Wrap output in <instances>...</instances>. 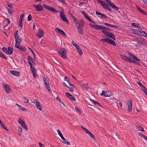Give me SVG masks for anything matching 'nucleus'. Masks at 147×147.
<instances>
[{"instance_id": "1", "label": "nucleus", "mask_w": 147, "mask_h": 147, "mask_svg": "<svg viewBox=\"0 0 147 147\" xmlns=\"http://www.w3.org/2000/svg\"><path fill=\"white\" fill-rule=\"evenodd\" d=\"M127 53L128 55L132 59L126 55H121V56L123 60L129 63H134L139 65H140V64L137 62H140V61L139 59L129 52H127Z\"/></svg>"}, {"instance_id": "2", "label": "nucleus", "mask_w": 147, "mask_h": 147, "mask_svg": "<svg viewBox=\"0 0 147 147\" xmlns=\"http://www.w3.org/2000/svg\"><path fill=\"white\" fill-rule=\"evenodd\" d=\"M57 51L58 53L61 57L64 59H67V58L66 54V51L65 49L64 48L60 47V50L59 51L57 50Z\"/></svg>"}, {"instance_id": "3", "label": "nucleus", "mask_w": 147, "mask_h": 147, "mask_svg": "<svg viewBox=\"0 0 147 147\" xmlns=\"http://www.w3.org/2000/svg\"><path fill=\"white\" fill-rule=\"evenodd\" d=\"M97 1L100 4L104 9L110 11H113L112 9L109 7L107 4H106L105 2L100 0H97Z\"/></svg>"}, {"instance_id": "4", "label": "nucleus", "mask_w": 147, "mask_h": 147, "mask_svg": "<svg viewBox=\"0 0 147 147\" xmlns=\"http://www.w3.org/2000/svg\"><path fill=\"white\" fill-rule=\"evenodd\" d=\"M72 17L74 18V22L76 24V27H78L79 25H80L82 27H83L84 26V23L82 20H80V22H79L76 19V18L74 16H72Z\"/></svg>"}, {"instance_id": "5", "label": "nucleus", "mask_w": 147, "mask_h": 147, "mask_svg": "<svg viewBox=\"0 0 147 147\" xmlns=\"http://www.w3.org/2000/svg\"><path fill=\"white\" fill-rule=\"evenodd\" d=\"M100 41L102 42H104L109 43V44L113 45L114 46L117 47L116 46V44L115 42L111 39L108 38H102L101 39Z\"/></svg>"}, {"instance_id": "6", "label": "nucleus", "mask_w": 147, "mask_h": 147, "mask_svg": "<svg viewBox=\"0 0 147 147\" xmlns=\"http://www.w3.org/2000/svg\"><path fill=\"white\" fill-rule=\"evenodd\" d=\"M102 32L105 35L109 36L110 38H112L114 40H115V36L113 34L109 32L105 31L104 30L102 31Z\"/></svg>"}, {"instance_id": "7", "label": "nucleus", "mask_w": 147, "mask_h": 147, "mask_svg": "<svg viewBox=\"0 0 147 147\" xmlns=\"http://www.w3.org/2000/svg\"><path fill=\"white\" fill-rule=\"evenodd\" d=\"M43 6L46 9L49 10L53 13H57L58 12V11L54 8L47 6L45 4H43Z\"/></svg>"}, {"instance_id": "8", "label": "nucleus", "mask_w": 147, "mask_h": 147, "mask_svg": "<svg viewBox=\"0 0 147 147\" xmlns=\"http://www.w3.org/2000/svg\"><path fill=\"white\" fill-rule=\"evenodd\" d=\"M18 122L22 126V127L26 130H28V128L24 121L21 118H19L18 120Z\"/></svg>"}, {"instance_id": "9", "label": "nucleus", "mask_w": 147, "mask_h": 147, "mask_svg": "<svg viewBox=\"0 0 147 147\" xmlns=\"http://www.w3.org/2000/svg\"><path fill=\"white\" fill-rule=\"evenodd\" d=\"M14 37L16 41V44L15 45L18 44L20 45L22 40V38L20 37L19 35L18 36H15Z\"/></svg>"}, {"instance_id": "10", "label": "nucleus", "mask_w": 147, "mask_h": 147, "mask_svg": "<svg viewBox=\"0 0 147 147\" xmlns=\"http://www.w3.org/2000/svg\"><path fill=\"white\" fill-rule=\"evenodd\" d=\"M60 16L61 19L63 21L68 23V19L65 17L66 16L64 12H60Z\"/></svg>"}, {"instance_id": "11", "label": "nucleus", "mask_w": 147, "mask_h": 147, "mask_svg": "<svg viewBox=\"0 0 147 147\" xmlns=\"http://www.w3.org/2000/svg\"><path fill=\"white\" fill-rule=\"evenodd\" d=\"M43 79L44 81V83L45 84L47 88L48 91L50 92L51 89L50 87L49 83V82L45 77L43 78Z\"/></svg>"}, {"instance_id": "12", "label": "nucleus", "mask_w": 147, "mask_h": 147, "mask_svg": "<svg viewBox=\"0 0 147 147\" xmlns=\"http://www.w3.org/2000/svg\"><path fill=\"white\" fill-rule=\"evenodd\" d=\"M72 43L73 45L76 47L79 54L80 55H81L82 54V51L78 45L77 44L75 43L73 41H72Z\"/></svg>"}, {"instance_id": "13", "label": "nucleus", "mask_w": 147, "mask_h": 147, "mask_svg": "<svg viewBox=\"0 0 147 147\" xmlns=\"http://www.w3.org/2000/svg\"><path fill=\"white\" fill-rule=\"evenodd\" d=\"M55 30L57 33H59L63 36H66V34L64 31L60 29V28H55Z\"/></svg>"}, {"instance_id": "14", "label": "nucleus", "mask_w": 147, "mask_h": 147, "mask_svg": "<svg viewBox=\"0 0 147 147\" xmlns=\"http://www.w3.org/2000/svg\"><path fill=\"white\" fill-rule=\"evenodd\" d=\"M3 86L5 91L7 93H9L11 92V89L9 87V85L3 84Z\"/></svg>"}, {"instance_id": "15", "label": "nucleus", "mask_w": 147, "mask_h": 147, "mask_svg": "<svg viewBox=\"0 0 147 147\" xmlns=\"http://www.w3.org/2000/svg\"><path fill=\"white\" fill-rule=\"evenodd\" d=\"M32 6L35 7L36 11H41L43 9V7L41 4H38L36 5H33Z\"/></svg>"}, {"instance_id": "16", "label": "nucleus", "mask_w": 147, "mask_h": 147, "mask_svg": "<svg viewBox=\"0 0 147 147\" xmlns=\"http://www.w3.org/2000/svg\"><path fill=\"white\" fill-rule=\"evenodd\" d=\"M36 35L39 38H40L43 36L44 35V34L41 30L39 29L38 30Z\"/></svg>"}, {"instance_id": "17", "label": "nucleus", "mask_w": 147, "mask_h": 147, "mask_svg": "<svg viewBox=\"0 0 147 147\" xmlns=\"http://www.w3.org/2000/svg\"><path fill=\"white\" fill-rule=\"evenodd\" d=\"M10 73L12 75L16 76H19L20 74V72L15 70H11L10 71Z\"/></svg>"}, {"instance_id": "18", "label": "nucleus", "mask_w": 147, "mask_h": 147, "mask_svg": "<svg viewBox=\"0 0 147 147\" xmlns=\"http://www.w3.org/2000/svg\"><path fill=\"white\" fill-rule=\"evenodd\" d=\"M65 96H66L68 97L69 99H70L72 101H75L76 100L74 97L70 93L66 92L65 93Z\"/></svg>"}, {"instance_id": "19", "label": "nucleus", "mask_w": 147, "mask_h": 147, "mask_svg": "<svg viewBox=\"0 0 147 147\" xmlns=\"http://www.w3.org/2000/svg\"><path fill=\"white\" fill-rule=\"evenodd\" d=\"M129 103L128 104L127 111L128 112H130L131 111L132 108V102L131 100H129Z\"/></svg>"}, {"instance_id": "20", "label": "nucleus", "mask_w": 147, "mask_h": 147, "mask_svg": "<svg viewBox=\"0 0 147 147\" xmlns=\"http://www.w3.org/2000/svg\"><path fill=\"white\" fill-rule=\"evenodd\" d=\"M13 48L11 47H8V49H7L6 54L9 55H11L13 53Z\"/></svg>"}, {"instance_id": "21", "label": "nucleus", "mask_w": 147, "mask_h": 147, "mask_svg": "<svg viewBox=\"0 0 147 147\" xmlns=\"http://www.w3.org/2000/svg\"><path fill=\"white\" fill-rule=\"evenodd\" d=\"M96 13L98 15L101 16V18H102L106 19L107 18V16L105 15V14L103 13H102L98 11H96Z\"/></svg>"}, {"instance_id": "22", "label": "nucleus", "mask_w": 147, "mask_h": 147, "mask_svg": "<svg viewBox=\"0 0 147 147\" xmlns=\"http://www.w3.org/2000/svg\"><path fill=\"white\" fill-rule=\"evenodd\" d=\"M27 58L28 63L29 65H30V64H31V65L32 64V63L34 62V60L33 58L32 57L29 56H28Z\"/></svg>"}, {"instance_id": "23", "label": "nucleus", "mask_w": 147, "mask_h": 147, "mask_svg": "<svg viewBox=\"0 0 147 147\" xmlns=\"http://www.w3.org/2000/svg\"><path fill=\"white\" fill-rule=\"evenodd\" d=\"M15 47L16 48H17L18 49L24 51H25L26 50V48L25 47H21L19 45H15Z\"/></svg>"}, {"instance_id": "24", "label": "nucleus", "mask_w": 147, "mask_h": 147, "mask_svg": "<svg viewBox=\"0 0 147 147\" xmlns=\"http://www.w3.org/2000/svg\"><path fill=\"white\" fill-rule=\"evenodd\" d=\"M146 32L141 29H138V33H137V35L140 36H144V34H145Z\"/></svg>"}, {"instance_id": "25", "label": "nucleus", "mask_w": 147, "mask_h": 147, "mask_svg": "<svg viewBox=\"0 0 147 147\" xmlns=\"http://www.w3.org/2000/svg\"><path fill=\"white\" fill-rule=\"evenodd\" d=\"M136 7L137 10L140 13L144 14L147 15L146 13L139 6H136Z\"/></svg>"}, {"instance_id": "26", "label": "nucleus", "mask_w": 147, "mask_h": 147, "mask_svg": "<svg viewBox=\"0 0 147 147\" xmlns=\"http://www.w3.org/2000/svg\"><path fill=\"white\" fill-rule=\"evenodd\" d=\"M82 27L80 25H79L77 27V29L79 33L80 34H83V31L81 28Z\"/></svg>"}, {"instance_id": "27", "label": "nucleus", "mask_w": 147, "mask_h": 147, "mask_svg": "<svg viewBox=\"0 0 147 147\" xmlns=\"http://www.w3.org/2000/svg\"><path fill=\"white\" fill-rule=\"evenodd\" d=\"M110 6L111 7V8L113 9L118 11L119 9V7L116 6L113 3L110 5Z\"/></svg>"}, {"instance_id": "28", "label": "nucleus", "mask_w": 147, "mask_h": 147, "mask_svg": "<svg viewBox=\"0 0 147 147\" xmlns=\"http://www.w3.org/2000/svg\"><path fill=\"white\" fill-rule=\"evenodd\" d=\"M99 29H105L106 30L111 31V28L105 27L103 26L100 25Z\"/></svg>"}, {"instance_id": "29", "label": "nucleus", "mask_w": 147, "mask_h": 147, "mask_svg": "<svg viewBox=\"0 0 147 147\" xmlns=\"http://www.w3.org/2000/svg\"><path fill=\"white\" fill-rule=\"evenodd\" d=\"M90 25L92 27L94 28L95 29H99L100 25H93L91 24H90Z\"/></svg>"}, {"instance_id": "30", "label": "nucleus", "mask_w": 147, "mask_h": 147, "mask_svg": "<svg viewBox=\"0 0 147 147\" xmlns=\"http://www.w3.org/2000/svg\"><path fill=\"white\" fill-rule=\"evenodd\" d=\"M104 24L110 27L114 28H117L118 27V26H115V25L109 24L106 23H104Z\"/></svg>"}, {"instance_id": "31", "label": "nucleus", "mask_w": 147, "mask_h": 147, "mask_svg": "<svg viewBox=\"0 0 147 147\" xmlns=\"http://www.w3.org/2000/svg\"><path fill=\"white\" fill-rule=\"evenodd\" d=\"M0 124L2 127L4 128L5 130L7 131H8V130L7 128V127L5 125L4 123L2 122V121H1L0 122Z\"/></svg>"}, {"instance_id": "32", "label": "nucleus", "mask_w": 147, "mask_h": 147, "mask_svg": "<svg viewBox=\"0 0 147 147\" xmlns=\"http://www.w3.org/2000/svg\"><path fill=\"white\" fill-rule=\"evenodd\" d=\"M31 69V70L32 72H34V71H36V69H35V67L32 64H30V65Z\"/></svg>"}, {"instance_id": "33", "label": "nucleus", "mask_w": 147, "mask_h": 147, "mask_svg": "<svg viewBox=\"0 0 147 147\" xmlns=\"http://www.w3.org/2000/svg\"><path fill=\"white\" fill-rule=\"evenodd\" d=\"M38 104H37V105H36V107L40 111H41L42 110V107L40 105V103H38Z\"/></svg>"}, {"instance_id": "34", "label": "nucleus", "mask_w": 147, "mask_h": 147, "mask_svg": "<svg viewBox=\"0 0 147 147\" xmlns=\"http://www.w3.org/2000/svg\"><path fill=\"white\" fill-rule=\"evenodd\" d=\"M90 100L92 101L95 104L97 105L98 106L101 107V105H100L99 102L98 101H95L94 100H92L91 99H90Z\"/></svg>"}, {"instance_id": "35", "label": "nucleus", "mask_w": 147, "mask_h": 147, "mask_svg": "<svg viewBox=\"0 0 147 147\" xmlns=\"http://www.w3.org/2000/svg\"><path fill=\"white\" fill-rule=\"evenodd\" d=\"M100 95L101 96H103L105 97H107L109 96L106 94V91L103 90L102 93L100 94Z\"/></svg>"}, {"instance_id": "36", "label": "nucleus", "mask_w": 147, "mask_h": 147, "mask_svg": "<svg viewBox=\"0 0 147 147\" xmlns=\"http://www.w3.org/2000/svg\"><path fill=\"white\" fill-rule=\"evenodd\" d=\"M85 18L89 21L90 22H92L93 24H95V22L92 20L87 15V16L85 17Z\"/></svg>"}, {"instance_id": "37", "label": "nucleus", "mask_w": 147, "mask_h": 147, "mask_svg": "<svg viewBox=\"0 0 147 147\" xmlns=\"http://www.w3.org/2000/svg\"><path fill=\"white\" fill-rule=\"evenodd\" d=\"M18 133L19 134V135L20 136L21 135V134H22V128L20 127H18Z\"/></svg>"}, {"instance_id": "38", "label": "nucleus", "mask_w": 147, "mask_h": 147, "mask_svg": "<svg viewBox=\"0 0 147 147\" xmlns=\"http://www.w3.org/2000/svg\"><path fill=\"white\" fill-rule=\"evenodd\" d=\"M142 90L143 91L146 95H147V89L144 86H143L142 89Z\"/></svg>"}, {"instance_id": "39", "label": "nucleus", "mask_w": 147, "mask_h": 147, "mask_svg": "<svg viewBox=\"0 0 147 147\" xmlns=\"http://www.w3.org/2000/svg\"><path fill=\"white\" fill-rule=\"evenodd\" d=\"M0 57L6 60L7 59V58L5 56L2 52H0Z\"/></svg>"}, {"instance_id": "40", "label": "nucleus", "mask_w": 147, "mask_h": 147, "mask_svg": "<svg viewBox=\"0 0 147 147\" xmlns=\"http://www.w3.org/2000/svg\"><path fill=\"white\" fill-rule=\"evenodd\" d=\"M57 100L60 103H61V104L63 105L64 106H65V104L60 99L59 97L58 96H57L56 97Z\"/></svg>"}, {"instance_id": "41", "label": "nucleus", "mask_w": 147, "mask_h": 147, "mask_svg": "<svg viewBox=\"0 0 147 147\" xmlns=\"http://www.w3.org/2000/svg\"><path fill=\"white\" fill-rule=\"evenodd\" d=\"M106 94L109 96H107L108 97H109L112 95V94L111 93V91H109V90L106 91Z\"/></svg>"}, {"instance_id": "42", "label": "nucleus", "mask_w": 147, "mask_h": 147, "mask_svg": "<svg viewBox=\"0 0 147 147\" xmlns=\"http://www.w3.org/2000/svg\"><path fill=\"white\" fill-rule=\"evenodd\" d=\"M71 86V87H69V88H67L69 89L70 91L73 92L74 90L75 87L74 85V86Z\"/></svg>"}, {"instance_id": "43", "label": "nucleus", "mask_w": 147, "mask_h": 147, "mask_svg": "<svg viewBox=\"0 0 147 147\" xmlns=\"http://www.w3.org/2000/svg\"><path fill=\"white\" fill-rule=\"evenodd\" d=\"M18 25L21 29H22L23 28L22 21H19Z\"/></svg>"}, {"instance_id": "44", "label": "nucleus", "mask_w": 147, "mask_h": 147, "mask_svg": "<svg viewBox=\"0 0 147 147\" xmlns=\"http://www.w3.org/2000/svg\"><path fill=\"white\" fill-rule=\"evenodd\" d=\"M131 25L132 26L135 27L139 28V24H138L132 23H131Z\"/></svg>"}, {"instance_id": "45", "label": "nucleus", "mask_w": 147, "mask_h": 147, "mask_svg": "<svg viewBox=\"0 0 147 147\" xmlns=\"http://www.w3.org/2000/svg\"><path fill=\"white\" fill-rule=\"evenodd\" d=\"M24 103H27L29 101L28 99L26 97H25L23 98Z\"/></svg>"}, {"instance_id": "46", "label": "nucleus", "mask_w": 147, "mask_h": 147, "mask_svg": "<svg viewBox=\"0 0 147 147\" xmlns=\"http://www.w3.org/2000/svg\"><path fill=\"white\" fill-rule=\"evenodd\" d=\"M88 134V135L90 137H91L93 139H94V140L95 139V138L94 137V136L93 135V134H92V133L90 131Z\"/></svg>"}, {"instance_id": "47", "label": "nucleus", "mask_w": 147, "mask_h": 147, "mask_svg": "<svg viewBox=\"0 0 147 147\" xmlns=\"http://www.w3.org/2000/svg\"><path fill=\"white\" fill-rule=\"evenodd\" d=\"M33 102L34 103L35 105H37V104H38V103H39L40 102L39 101V100L38 99L37 100H34L33 102Z\"/></svg>"}, {"instance_id": "48", "label": "nucleus", "mask_w": 147, "mask_h": 147, "mask_svg": "<svg viewBox=\"0 0 147 147\" xmlns=\"http://www.w3.org/2000/svg\"><path fill=\"white\" fill-rule=\"evenodd\" d=\"M32 73L33 74L34 78H36L37 77V75L36 74V71H34V73L33 72H32Z\"/></svg>"}, {"instance_id": "49", "label": "nucleus", "mask_w": 147, "mask_h": 147, "mask_svg": "<svg viewBox=\"0 0 147 147\" xmlns=\"http://www.w3.org/2000/svg\"><path fill=\"white\" fill-rule=\"evenodd\" d=\"M83 86H84V87L87 89H91V88L89 87L88 85L87 84H84Z\"/></svg>"}, {"instance_id": "50", "label": "nucleus", "mask_w": 147, "mask_h": 147, "mask_svg": "<svg viewBox=\"0 0 147 147\" xmlns=\"http://www.w3.org/2000/svg\"><path fill=\"white\" fill-rule=\"evenodd\" d=\"M28 49L32 53V54L34 56V58L35 59L36 57V55L35 54L34 52L32 50L31 48H28Z\"/></svg>"}, {"instance_id": "51", "label": "nucleus", "mask_w": 147, "mask_h": 147, "mask_svg": "<svg viewBox=\"0 0 147 147\" xmlns=\"http://www.w3.org/2000/svg\"><path fill=\"white\" fill-rule=\"evenodd\" d=\"M6 22L7 23L5 26V27H7L10 23L9 20L8 18H6Z\"/></svg>"}, {"instance_id": "52", "label": "nucleus", "mask_w": 147, "mask_h": 147, "mask_svg": "<svg viewBox=\"0 0 147 147\" xmlns=\"http://www.w3.org/2000/svg\"><path fill=\"white\" fill-rule=\"evenodd\" d=\"M32 17L30 14H29L28 17V21H30L32 19Z\"/></svg>"}, {"instance_id": "53", "label": "nucleus", "mask_w": 147, "mask_h": 147, "mask_svg": "<svg viewBox=\"0 0 147 147\" xmlns=\"http://www.w3.org/2000/svg\"><path fill=\"white\" fill-rule=\"evenodd\" d=\"M75 109L76 111L79 113H81V111L80 110L78 109L77 107H75Z\"/></svg>"}, {"instance_id": "54", "label": "nucleus", "mask_w": 147, "mask_h": 147, "mask_svg": "<svg viewBox=\"0 0 147 147\" xmlns=\"http://www.w3.org/2000/svg\"><path fill=\"white\" fill-rule=\"evenodd\" d=\"M2 50L6 54L7 52V49L6 47H3L2 48Z\"/></svg>"}, {"instance_id": "55", "label": "nucleus", "mask_w": 147, "mask_h": 147, "mask_svg": "<svg viewBox=\"0 0 147 147\" xmlns=\"http://www.w3.org/2000/svg\"><path fill=\"white\" fill-rule=\"evenodd\" d=\"M24 15L23 14L20 16L19 21H23L24 18Z\"/></svg>"}, {"instance_id": "56", "label": "nucleus", "mask_w": 147, "mask_h": 147, "mask_svg": "<svg viewBox=\"0 0 147 147\" xmlns=\"http://www.w3.org/2000/svg\"><path fill=\"white\" fill-rule=\"evenodd\" d=\"M137 84L142 89L143 86H144L140 82H137Z\"/></svg>"}, {"instance_id": "57", "label": "nucleus", "mask_w": 147, "mask_h": 147, "mask_svg": "<svg viewBox=\"0 0 147 147\" xmlns=\"http://www.w3.org/2000/svg\"><path fill=\"white\" fill-rule=\"evenodd\" d=\"M57 132L58 133L59 135L61 137V136H63L62 134L61 133L60 130L58 129L57 130Z\"/></svg>"}, {"instance_id": "58", "label": "nucleus", "mask_w": 147, "mask_h": 147, "mask_svg": "<svg viewBox=\"0 0 147 147\" xmlns=\"http://www.w3.org/2000/svg\"><path fill=\"white\" fill-rule=\"evenodd\" d=\"M67 82H68V84L70 86H74V84H72L70 82L69 79L67 80Z\"/></svg>"}, {"instance_id": "59", "label": "nucleus", "mask_w": 147, "mask_h": 147, "mask_svg": "<svg viewBox=\"0 0 147 147\" xmlns=\"http://www.w3.org/2000/svg\"><path fill=\"white\" fill-rule=\"evenodd\" d=\"M107 3L109 5L112 3L110 0H105Z\"/></svg>"}, {"instance_id": "60", "label": "nucleus", "mask_w": 147, "mask_h": 147, "mask_svg": "<svg viewBox=\"0 0 147 147\" xmlns=\"http://www.w3.org/2000/svg\"><path fill=\"white\" fill-rule=\"evenodd\" d=\"M139 127L138 130H139V131H144V129L142 127L140 126H139V127Z\"/></svg>"}, {"instance_id": "61", "label": "nucleus", "mask_w": 147, "mask_h": 147, "mask_svg": "<svg viewBox=\"0 0 147 147\" xmlns=\"http://www.w3.org/2000/svg\"><path fill=\"white\" fill-rule=\"evenodd\" d=\"M7 8L8 12L10 14H12L13 13V11L12 10L8 9Z\"/></svg>"}, {"instance_id": "62", "label": "nucleus", "mask_w": 147, "mask_h": 147, "mask_svg": "<svg viewBox=\"0 0 147 147\" xmlns=\"http://www.w3.org/2000/svg\"><path fill=\"white\" fill-rule=\"evenodd\" d=\"M7 5H8V7H9V9L12 8L13 7V5L12 4H8Z\"/></svg>"}, {"instance_id": "63", "label": "nucleus", "mask_w": 147, "mask_h": 147, "mask_svg": "<svg viewBox=\"0 0 147 147\" xmlns=\"http://www.w3.org/2000/svg\"><path fill=\"white\" fill-rule=\"evenodd\" d=\"M38 145L40 147H45L44 145L41 143L40 142L38 143Z\"/></svg>"}, {"instance_id": "64", "label": "nucleus", "mask_w": 147, "mask_h": 147, "mask_svg": "<svg viewBox=\"0 0 147 147\" xmlns=\"http://www.w3.org/2000/svg\"><path fill=\"white\" fill-rule=\"evenodd\" d=\"M64 143L65 144L67 145H70V142L67 141L66 140L64 142Z\"/></svg>"}]
</instances>
